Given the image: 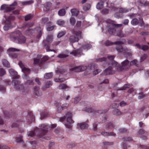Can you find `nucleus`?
I'll return each instance as SVG.
<instances>
[{"instance_id": "nucleus-1", "label": "nucleus", "mask_w": 149, "mask_h": 149, "mask_svg": "<svg viewBox=\"0 0 149 149\" xmlns=\"http://www.w3.org/2000/svg\"><path fill=\"white\" fill-rule=\"evenodd\" d=\"M9 72L13 79L12 81V84L14 85V88L18 91H22V92H23L24 87L23 84H21L20 81L18 79H19L20 77V76L18 75L17 72L12 69H10Z\"/></svg>"}, {"instance_id": "nucleus-2", "label": "nucleus", "mask_w": 149, "mask_h": 149, "mask_svg": "<svg viewBox=\"0 0 149 149\" xmlns=\"http://www.w3.org/2000/svg\"><path fill=\"white\" fill-rule=\"evenodd\" d=\"M49 127L47 125L42 124L40 127V129L37 128L35 129L34 131H31L28 133V135L29 136L33 137L36 134L37 136L40 138L41 137L45 135L48 131V129Z\"/></svg>"}, {"instance_id": "nucleus-3", "label": "nucleus", "mask_w": 149, "mask_h": 149, "mask_svg": "<svg viewBox=\"0 0 149 149\" xmlns=\"http://www.w3.org/2000/svg\"><path fill=\"white\" fill-rule=\"evenodd\" d=\"M10 37L11 40L17 43H24L26 41L25 37L22 35L21 32L19 30L11 33Z\"/></svg>"}, {"instance_id": "nucleus-4", "label": "nucleus", "mask_w": 149, "mask_h": 149, "mask_svg": "<svg viewBox=\"0 0 149 149\" xmlns=\"http://www.w3.org/2000/svg\"><path fill=\"white\" fill-rule=\"evenodd\" d=\"M122 26V24H116L111 22L107 24V28L109 34L113 35L116 31V29L114 27L116 28H120Z\"/></svg>"}, {"instance_id": "nucleus-5", "label": "nucleus", "mask_w": 149, "mask_h": 149, "mask_svg": "<svg viewBox=\"0 0 149 149\" xmlns=\"http://www.w3.org/2000/svg\"><path fill=\"white\" fill-rule=\"evenodd\" d=\"M53 38L51 36H48L46 39V40L43 41V43H44L45 46V49L47 52H53L56 53V51L54 49H50L51 47V45L50 43L52 41Z\"/></svg>"}, {"instance_id": "nucleus-6", "label": "nucleus", "mask_w": 149, "mask_h": 149, "mask_svg": "<svg viewBox=\"0 0 149 149\" xmlns=\"http://www.w3.org/2000/svg\"><path fill=\"white\" fill-rule=\"evenodd\" d=\"M115 56L113 55H108L107 58L106 57L101 58H97L96 59V61L97 62H102L103 64V66L104 67H106L109 64V62L108 60H113L115 58Z\"/></svg>"}, {"instance_id": "nucleus-7", "label": "nucleus", "mask_w": 149, "mask_h": 149, "mask_svg": "<svg viewBox=\"0 0 149 149\" xmlns=\"http://www.w3.org/2000/svg\"><path fill=\"white\" fill-rule=\"evenodd\" d=\"M15 19V17L13 15H10L6 19L5 24L3 27V29L5 31H7L13 27L12 26V22Z\"/></svg>"}, {"instance_id": "nucleus-8", "label": "nucleus", "mask_w": 149, "mask_h": 149, "mask_svg": "<svg viewBox=\"0 0 149 149\" xmlns=\"http://www.w3.org/2000/svg\"><path fill=\"white\" fill-rule=\"evenodd\" d=\"M17 5V3L15 1L13 3L10 4L9 6H8L5 4L2 5L1 6V9L2 10H5L6 12H9L13 10L15 8V6Z\"/></svg>"}, {"instance_id": "nucleus-9", "label": "nucleus", "mask_w": 149, "mask_h": 149, "mask_svg": "<svg viewBox=\"0 0 149 149\" xmlns=\"http://www.w3.org/2000/svg\"><path fill=\"white\" fill-rule=\"evenodd\" d=\"M126 40L123 39L121 40L116 41L114 42H112L109 40L106 41L104 43L106 46H108L113 45H116L117 44L124 45L126 43Z\"/></svg>"}, {"instance_id": "nucleus-10", "label": "nucleus", "mask_w": 149, "mask_h": 149, "mask_svg": "<svg viewBox=\"0 0 149 149\" xmlns=\"http://www.w3.org/2000/svg\"><path fill=\"white\" fill-rule=\"evenodd\" d=\"M122 65L119 67V70L122 71L127 70L130 65L129 61L127 59L126 60L121 63Z\"/></svg>"}, {"instance_id": "nucleus-11", "label": "nucleus", "mask_w": 149, "mask_h": 149, "mask_svg": "<svg viewBox=\"0 0 149 149\" xmlns=\"http://www.w3.org/2000/svg\"><path fill=\"white\" fill-rule=\"evenodd\" d=\"M19 51V49L13 48H9L8 50L9 55L13 58H16L17 57V54L15 52Z\"/></svg>"}, {"instance_id": "nucleus-12", "label": "nucleus", "mask_w": 149, "mask_h": 149, "mask_svg": "<svg viewBox=\"0 0 149 149\" xmlns=\"http://www.w3.org/2000/svg\"><path fill=\"white\" fill-rule=\"evenodd\" d=\"M87 67L86 66L79 65L70 68V70L71 71H74L75 72H79L86 70Z\"/></svg>"}, {"instance_id": "nucleus-13", "label": "nucleus", "mask_w": 149, "mask_h": 149, "mask_svg": "<svg viewBox=\"0 0 149 149\" xmlns=\"http://www.w3.org/2000/svg\"><path fill=\"white\" fill-rule=\"evenodd\" d=\"M86 111L88 112L89 113H93L95 114H97V113H104L107 112L108 111V110H105L103 111L102 110H95L94 109H92L91 108H88L86 109Z\"/></svg>"}, {"instance_id": "nucleus-14", "label": "nucleus", "mask_w": 149, "mask_h": 149, "mask_svg": "<svg viewBox=\"0 0 149 149\" xmlns=\"http://www.w3.org/2000/svg\"><path fill=\"white\" fill-rule=\"evenodd\" d=\"M67 118L66 121H73L72 120V115L71 113L68 112L66 116H63L60 118L59 121H64Z\"/></svg>"}, {"instance_id": "nucleus-15", "label": "nucleus", "mask_w": 149, "mask_h": 149, "mask_svg": "<svg viewBox=\"0 0 149 149\" xmlns=\"http://www.w3.org/2000/svg\"><path fill=\"white\" fill-rule=\"evenodd\" d=\"M33 25V24L32 23H27L24 22L23 24L22 27L19 28L20 29L23 28L24 29H28V30L26 31V32H30L31 31H33V30L31 29H29L30 27H32Z\"/></svg>"}, {"instance_id": "nucleus-16", "label": "nucleus", "mask_w": 149, "mask_h": 149, "mask_svg": "<svg viewBox=\"0 0 149 149\" xmlns=\"http://www.w3.org/2000/svg\"><path fill=\"white\" fill-rule=\"evenodd\" d=\"M115 73V70L111 66L107 68L103 72V74L105 75H111Z\"/></svg>"}, {"instance_id": "nucleus-17", "label": "nucleus", "mask_w": 149, "mask_h": 149, "mask_svg": "<svg viewBox=\"0 0 149 149\" xmlns=\"http://www.w3.org/2000/svg\"><path fill=\"white\" fill-rule=\"evenodd\" d=\"M117 45L116 47V49L118 52L125 53L127 51L128 49L127 48H123L122 45L117 44Z\"/></svg>"}, {"instance_id": "nucleus-18", "label": "nucleus", "mask_w": 149, "mask_h": 149, "mask_svg": "<svg viewBox=\"0 0 149 149\" xmlns=\"http://www.w3.org/2000/svg\"><path fill=\"white\" fill-rule=\"evenodd\" d=\"M50 116L49 112L47 110H45L44 111L40 113V118L41 120L48 117Z\"/></svg>"}, {"instance_id": "nucleus-19", "label": "nucleus", "mask_w": 149, "mask_h": 149, "mask_svg": "<svg viewBox=\"0 0 149 149\" xmlns=\"http://www.w3.org/2000/svg\"><path fill=\"white\" fill-rule=\"evenodd\" d=\"M40 87L39 86H35L34 88V94L36 96H40L42 95V92L40 91Z\"/></svg>"}, {"instance_id": "nucleus-20", "label": "nucleus", "mask_w": 149, "mask_h": 149, "mask_svg": "<svg viewBox=\"0 0 149 149\" xmlns=\"http://www.w3.org/2000/svg\"><path fill=\"white\" fill-rule=\"evenodd\" d=\"M111 64L112 67L113 68H115V71L116 70H117L118 71H121L120 70H119L118 69V68L119 66V64L117 62H116L114 61H112L111 63Z\"/></svg>"}, {"instance_id": "nucleus-21", "label": "nucleus", "mask_w": 149, "mask_h": 149, "mask_svg": "<svg viewBox=\"0 0 149 149\" xmlns=\"http://www.w3.org/2000/svg\"><path fill=\"white\" fill-rule=\"evenodd\" d=\"M28 117L30 118L28 119L29 121H35V117L32 111H29L28 112Z\"/></svg>"}, {"instance_id": "nucleus-22", "label": "nucleus", "mask_w": 149, "mask_h": 149, "mask_svg": "<svg viewBox=\"0 0 149 149\" xmlns=\"http://www.w3.org/2000/svg\"><path fill=\"white\" fill-rule=\"evenodd\" d=\"M82 50L81 49H78L76 50L70 52V54H73L74 56H76L78 54H79L82 52Z\"/></svg>"}, {"instance_id": "nucleus-23", "label": "nucleus", "mask_w": 149, "mask_h": 149, "mask_svg": "<svg viewBox=\"0 0 149 149\" xmlns=\"http://www.w3.org/2000/svg\"><path fill=\"white\" fill-rule=\"evenodd\" d=\"M69 40L70 42L74 43L76 42H78L79 40V38L74 36H70Z\"/></svg>"}, {"instance_id": "nucleus-24", "label": "nucleus", "mask_w": 149, "mask_h": 149, "mask_svg": "<svg viewBox=\"0 0 149 149\" xmlns=\"http://www.w3.org/2000/svg\"><path fill=\"white\" fill-rule=\"evenodd\" d=\"M72 15L77 16L78 15L79 13L78 9L76 8H73L71 9L70 10Z\"/></svg>"}, {"instance_id": "nucleus-25", "label": "nucleus", "mask_w": 149, "mask_h": 149, "mask_svg": "<svg viewBox=\"0 0 149 149\" xmlns=\"http://www.w3.org/2000/svg\"><path fill=\"white\" fill-rule=\"evenodd\" d=\"M72 33L73 34H75L77 38H79V39H81V32L80 31H73L72 32Z\"/></svg>"}, {"instance_id": "nucleus-26", "label": "nucleus", "mask_w": 149, "mask_h": 149, "mask_svg": "<svg viewBox=\"0 0 149 149\" xmlns=\"http://www.w3.org/2000/svg\"><path fill=\"white\" fill-rule=\"evenodd\" d=\"M2 62L3 65L7 68L10 67V64L6 60L3 59L2 61Z\"/></svg>"}, {"instance_id": "nucleus-27", "label": "nucleus", "mask_w": 149, "mask_h": 149, "mask_svg": "<svg viewBox=\"0 0 149 149\" xmlns=\"http://www.w3.org/2000/svg\"><path fill=\"white\" fill-rule=\"evenodd\" d=\"M139 3L142 6H149V2L145 0H139Z\"/></svg>"}, {"instance_id": "nucleus-28", "label": "nucleus", "mask_w": 149, "mask_h": 149, "mask_svg": "<svg viewBox=\"0 0 149 149\" xmlns=\"http://www.w3.org/2000/svg\"><path fill=\"white\" fill-rule=\"evenodd\" d=\"M52 82L51 81H47L45 82V84L43 87V89L49 88L50 86L52 85Z\"/></svg>"}, {"instance_id": "nucleus-29", "label": "nucleus", "mask_w": 149, "mask_h": 149, "mask_svg": "<svg viewBox=\"0 0 149 149\" xmlns=\"http://www.w3.org/2000/svg\"><path fill=\"white\" fill-rule=\"evenodd\" d=\"M104 3L102 1L99 2L96 6V8L98 9H101L104 7Z\"/></svg>"}, {"instance_id": "nucleus-30", "label": "nucleus", "mask_w": 149, "mask_h": 149, "mask_svg": "<svg viewBox=\"0 0 149 149\" xmlns=\"http://www.w3.org/2000/svg\"><path fill=\"white\" fill-rule=\"evenodd\" d=\"M81 129H84L88 127V125L85 123H83L79 125Z\"/></svg>"}, {"instance_id": "nucleus-31", "label": "nucleus", "mask_w": 149, "mask_h": 149, "mask_svg": "<svg viewBox=\"0 0 149 149\" xmlns=\"http://www.w3.org/2000/svg\"><path fill=\"white\" fill-rule=\"evenodd\" d=\"M102 134L105 136H115L116 134L113 132H103L101 133Z\"/></svg>"}, {"instance_id": "nucleus-32", "label": "nucleus", "mask_w": 149, "mask_h": 149, "mask_svg": "<svg viewBox=\"0 0 149 149\" xmlns=\"http://www.w3.org/2000/svg\"><path fill=\"white\" fill-rule=\"evenodd\" d=\"M122 113L118 109H115L113 110V114L116 115H120Z\"/></svg>"}, {"instance_id": "nucleus-33", "label": "nucleus", "mask_w": 149, "mask_h": 149, "mask_svg": "<svg viewBox=\"0 0 149 149\" xmlns=\"http://www.w3.org/2000/svg\"><path fill=\"white\" fill-rule=\"evenodd\" d=\"M66 13V11L64 9H62L60 10L58 12V14L60 16H64Z\"/></svg>"}, {"instance_id": "nucleus-34", "label": "nucleus", "mask_w": 149, "mask_h": 149, "mask_svg": "<svg viewBox=\"0 0 149 149\" xmlns=\"http://www.w3.org/2000/svg\"><path fill=\"white\" fill-rule=\"evenodd\" d=\"M53 76V74L52 73H46L44 76V77L46 79H48L52 78Z\"/></svg>"}, {"instance_id": "nucleus-35", "label": "nucleus", "mask_w": 149, "mask_h": 149, "mask_svg": "<svg viewBox=\"0 0 149 149\" xmlns=\"http://www.w3.org/2000/svg\"><path fill=\"white\" fill-rule=\"evenodd\" d=\"M131 22L132 25H136L139 23V21L137 19L134 18L132 19Z\"/></svg>"}, {"instance_id": "nucleus-36", "label": "nucleus", "mask_w": 149, "mask_h": 149, "mask_svg": "<svg viewBox=\"0 0 149 149\" xmlns=\"http://www.w3.org/2000/svg\"><path fill=\"white\" fill-rule=\"evenodd\" d=\"M22 71L24 73V74H28L30 73L31 71V70L30 69L26 68L25 67L24 68H22Z\"/></svg>"}, {"instance_id": "nucleus-37", "label": "nucleus", "mask_w": 149, "mask_h": 149, "mask_svg": "<svg viewBox=\"0 0 149 149\" xmlns=\"http://www.w3.org/2000/svg\"><path fill=\"white\" fill-rule=\"evenodd\" d=\"M70 22L71 24L74 26L76 23V19L74 17H72L70 19Z\"/></svg>"}, {"instance_id": "nucleus-38", "label": "nucleus", "mask_w": 149, "mask_h": 149, "mask_svg": "<svg viewBox=\"0 0 149 149\" xmlns=\"http://www.w3.org/2000/svg\"><path fill=\"white\" fill-rule=\"evenodd\" d=\"M68 87V86L66 84H62L59 86L58 88L59 89H64Z\"/></svg>"}, {"instance_id": "nucleus-39", "label": "nucleus", "mask_w": 149, "mask_h": 149, "mask_svg": "<svg viewBox=\"0 0 149 149\" xmlns=\"http://www.w3.org/2000/svg\"><path fill=\"white\" fill-rule=\"evenodd\" d=\"M130 87V85L129 84H125L123 86L119 89L118 90H125L126 88H129Z\"/></svg>"}, {"instance_id": "nucleus-40", "label": "nucleus", "mask_w": 149, "mask_h": 149, "mask_svg": "<svg viewBox=\"0 0 149 149\" xmlns=\"http://www.w3.org/2000/svg\"><path fill=\"white\" fill-rule=\"evenodd\" d=\"M40 58H35L34 59L33 64L34 65L40 64V65L42 64H40Z\"/></svg>"}, {"instance_id": "nucleus-41", "label": "nucleus", "mask_w": 149, "mask_h": 149, "mask_svg": "<svg viewBox=\"0 0 149 149\" xmlns=\"http://www.w3.org/2000/svg\"><path fill=\"white\" fill-rule=\"evenodd\" d=\"M25 84L27 86L33 85V81L29 79L26 81L25 82Z\"/></svg>"}, {"instance_id": "nucleus-42", "label": "nucleus", "mask_w": 149, "mask_h": 149, "mask_svg": "<svg viewBox=\"0 0 149 149\" xmlns=\"http://www.w3.org/2000/svg\"><path fill=\"white\" fill-rule=\"evenodd\" d=\"M91 5L89 3H86L83 7V9L84 10H88L91 7Z\"/></svg>"}, {"instance_id": "nucleus-43", "label": "nucleus", "mask_w": 149, "mask_h": 149, "mask_svg": "<svg viewBox=\"0 0 149 149\" xmlns=\"http://www.w3.org/2000/svg\"><path fill=\"white\" fill-rule=\"evenodd\" d=\"M114 16L115 17L118 18H120L123 17V15L122 14L120 13L119 12H116L114 14Z\"/></svg>"}, {"instance_id": "nucleus-44", "label": "nucleus", "mask_w": 149, "mask_h": 149, "mask_svg": "<svg viewBox=\"0 0 149 149\" xmlns=\"http://www.w3.org/2000/svg\"><path fill=\"white\" fill-rule=\"evenodd\" d=\"M68 56V55L67 54L61 53L59 54L57 57L60 58H64Z\"/></svg>"}, {"instance_id": "nucleus-45", "label": "nucleus", "mask_w": 149, "mask_h": 149, "mask_svg": "<svg viewBox=\"0 0 149 149\" xmlns=\"http://www.w3.org/2000/svg\"><path fill=\"white\" fill-rule=\"evenodd\" d=\"M109 9L108 8H104L102 10L101 13L103 14L106 15L108 14L109 13Z\"/></svg>"}, {"instance_id": "nucleus-46", "label": "nucleus", "mask_w": 149, "mask_h": 149, "mask_svg": "<svg viewBox=\"0 0 149 149\" xmlns=\"http://www.w3.org/2000/svg\"><path fill=\"white\" fill-rule=\"evenodd\" d=\"M33 17L31 14H29L25 16V20L27 21Z\"/></svg>"}, {"instance_id": "nucleus-47", "label": "nucleus", "mask_w": 149, "mask_h": 149, "mask_svg": "<svg viewBox=\"0 0 149 149\" xmlns=\"http://www.w3.org/2000/svg\"><path fill=\"white\" fill-rule=\"evenodd\" d=\"M139 95L138 96V98L139 100H141L145 97L146 95L144 94L143 92H141L139 93Z\"/></svg>"}, {"instance_id": "nucleus-48", "label": "nucleus", "mask_w": 149, "mask_h": 149, "mask_svg": "<svg viewBox=\"0 0 149 149\" xmlns=\"http://www.w3.org/2000/svg\"><path fill=\"white\" fill-rule=\"evenodd\" d=\"M65 79L64 78H55L54 79V81L56 82H63L65 81Z\"/></svg>"}, {"instance_id": "nucleus-49", "label": "nucleus", "mask_w": 149, "mask_h": 149, "mask_svg": "<svg viewBox=\"0 0 149 149\" xmlns=\"http://www.w3.org/2000/svg\"><path fill=\"white\" fill-rule=\"evenodd\" d=\"M65 21L62 19H59L57 22V24L59 25H63L65 24Z\"/></svg>"}, {"instance_id": "nucleus-50", "label": "nucleus", "mask_w": 149, "mask_h": 149, "mask_svg": "<svg viewBox=\"0 0 149 149\" xmlns=\"http://www.w3.org/2000/svg\"><path fill=\"white\" fill-rule=\"evenodd\" d=\"M117 36L120 37H124L125 35L123 33L122 30H120L118 31Z\"/></svg>"}, {"instance_id": "nucleus-51", "label": "nucleus", "mask_w": 149, "mask_h": 149, "mask_svg": "<svg viewBox=\"0 0 149 149\" xmlns=\"http://www.w3.org/2000/svg\"><path fill=\"white\" fill-rule=\"evenodd\" d=\"M48 59V58L47 57H45L42 58L40 60V64H42L45 62L47 61Z\"/></svg>"}, {"instance_id": "nucleus-52", "label": "nucleus", "mask_w": 149, "mask_h": 149, "mask_svg": "<svg viewBox=\"0 0 149 149\" xmlns=\"http://www.w3.org/2000/svg\"><path fill=\"white\" fill-rule=\"evenodd\" d=\"M6 73V71L4 69L2 68H0V76L4 75Z\"/></svg>"}, {"instance_id": "nucleus-53", "label": "nucleus", "mask_w": 149, "mask_h": 149, "mask_svg": "<svg viewBox=\"0 0 149 149\" xmlns=\"http://www.w3.org/2000/svg\"><path fill=\"white\" fill-rule=\"evenodd\" d=\"M66 32L64 31H62L58 33L57 35V37L60 38L65 34Z\"/></svg>"}, {"instance_id": "nucleus-54", "label": "nucleus", "mask_w": 149, "mask_h": 149, "mask_svg": "<svg viewBox=\"0 0 149 149\" xmlns=\"http://www.w3.org/2000/svg\"><path fill=\"white\" fill-rule=\"evenodd\" d=\"M119 11L120 13H125L128 11V10L125 8H120L119 10Z\"/></svg>"}, {"instance_id": "nucleus-55", "label": "nucleus", "mask_w": 149, "mask_h": 149, "mask_svg": "<svg viewBox=\"0 0 149 149\" xmlns=\"http://www.w3.org/2000/svg\"><path fill=\"white\" fill-rule=\"evenodd\" d=\"M66 71V70L64 69H58L56 71V73L58 74V73H60L61 74H63L65 73Z\"/></svg>"}, {"instance_id": "nucleus-56", "label": "nucleus", "mask_w": 149, "mask_h": 149, "mask_svg": "<svg viewBox=\"0 0 149 149\" xmlns=\"http://www.w3.org/2000/svg\"><path fill=\"white\" fill-rule=\"evenodd\" d=\"M123 140L124 141H130L132 140V139L131 137H125L123 138Z\"/></svg>"}, {"instance_id": "nucleus-57", "label": "nucleus", "mask_w": 149, "mask_h": 149, "mask_svg": "<svg viewBox=\"0 0 149 149\" xmlns=\"http://www.w3.org/2000/svg\"><path fill=\"white\" fill-rule=\"evenodd\" d=\"M137 62V60L136 59H134L130 62V65H135L136 66Z\"/></svg>"}, {"instance_id": "nucleus-58", "label": "nucleus", "mask_w": 149, "mask_h": 149, "mask_svg": "<svg viewBox=\"0 0 149 149\" xmlns=\"http://www.w3.org/2000/svg\"><path fill=\"white\" fill-rule=\"evenodd\" d=\"M149 47L148 45H142L141 49L143 51H146L148 49Z\"/></svg>"}, {"instance_id": "nucleus-59", "label": "nucleus", "mask_w": 149, "mask_h": 149, "mask_svg": "<svg viewBox=\"0 0 149 149\" xmlns=\"http://www.w3.org/2000/svg\"><path fill=\"white\" fill-rule=\"evenodd\" d=\"M22 77L23 79L27 80L30 79V77L28 76V74H24L22 75Z\"/></svg>"}, {"instance_id": "nucleus-60", "label": "nucleus", "mask_w": 149, "mask_h": 149, "mask_svg": "<svg viewBox=\"0 0 149 149\" xmlns=\"http://www.w3.org/2000/svg\"><path fill=\"white\" fill-rule=\"evenodd\" d=\"M57 109V111L58 113L61 112V111L63 109L62 106L61 105L58 106Z\"/></svg>"}, {"instance_id": "nucleus-61", "label": "nucleus", "mask_w": 149, "mask_h": 149, "mask_svg": "<svg viewBox=\"0 0 149 149\" xmlns=\"http://www.w3.org/2000/svg\"><path fill=\"white\" fill-rule=\"evenodd\" d=\"M101 70L100 69H96L93 72L94 75H96L101 72Z\"/></svg>"}, {"instance_id": "nucleus-62", "label": "nucleus", "mask_w": 149, "mask_h": 149, "mask_svg": "<svg viewBox=\"0 0 149 149\" xmlns=\"http://www.w3.org/2000/svg\"><path fill=\"white\" fill-rule=\"evenodd\" d=\"M127 103L124 101H122L120 103L119 105L120 107H123L126 105Z\"/></svg>"}, {"instance_id": "nucleus-63", "label": "nucleus", "mask_w": 149, "mask_h": 149, "mask_svg": "<svg viewBox=\"0 0 149 149\" xmlns=\"http://www.w3.org/2000/svg\"><path fill=\"white\" fill-rule=\"evenodd\" d=\"M119 132L120 133H124L126 132L127 130L124 128H120L119 130Z\"/></svg>"}, {"instance_id": "nucleus-64", "label": "nucleus", "mask_w": 149, "mask_h": 149, "mask_svg": "<svg viewBox=\"0 0 149 149\" xmlns=\"http://www.w3.org/2000/svg\"><path fill=\"white\" fill-rule=\"evenodd\" d=\"M80 100V98L79 97H76L74 98V103L75 104L77 103Z\"/></svg>"}]
</instances>
